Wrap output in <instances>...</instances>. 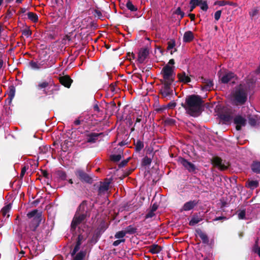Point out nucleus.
<instances>
[{"instance_id": "nucleus-1", "label": "nucleus", "mask_w": 260, "mask_h": 260, "mask_svg": "<svg viewBox=\"0 0 260 260\" xmlns=\"http://www.w3.org/2000/svg\"><path fill=\"white\" fill-rule=\"evenodd\" d=\"M185 108L191 116H197L201 112L203 101L199 95H192L186 99Z\"/></svg>"}, {"instance_id": "nucleus-2", "label": "nucleus", "mask_w": 260, "mask_h": 260, "mask_svg": "<svg viewBox=\"0 0 260 260\" xmlns=\"http://www.w3.org/2000/svg\"><path fill=\"white\" fill-rule=\"evenodd\" d=\"M247 89L246 87L240 85L233 93V101L237 105L243 104L247 100Z\"/></svg>"}, {"instance_id": "nucleus-3", "label": "nucleus", "mask_w": 260, "mask_h": 260, "mask_svg": "<svg viewBox=\"0 0 260 260\" xmlns=\"http://www.w3.org/2000/svg\"><path fill=\"white\" fill-rule=\"evenodd\" d=\"M87 206L86 202L83 201L79 207L78 212L75 214L71 224V229L74 230L76 226L81 223L85 218V215L84 213Z\"/></svg>"}, {"instance_id": "nucleus-4", "label": "nucleus", "mask_w": 260, "mask_h": 260, "mask_svg": "<svg viewBox=\"0 0 260 260\" xmlns=\"http://www.w3.org/2000/svg\"><path fill=\"white\" fill-rule=\"evenodd\" d=\"M84 239V236L79 235L78 236V241L77 244L73 249L71 255L73 257V260H83L85 256L86 252L83 251H80L77 252L80 249V246L82 243V240Z\"/></svg>"}, {"instance_id": "nucleus-5", "label": "nucleus", "mask_w": 260, "mask_h": 260, "mask_svg": "<svg viewBox=\"0 0 260 260\" xmlns=\"http://www.w3.org/2000/svg\"><path fill=\"white\" fill-rule=\"evenodd\" d=\"M27 216L29 219H32L31 225L29 226L30 230L35 231L41 221V212H39L37 210H34L28 213Z\"/></svg>"}, {"instance_id": "nucleus-6", "label": "nucleus", "mask_w": 260, "mask_h": 260, "mask_svg": "<svg viewBox=\"0 0 260 260\" xmlns=\"http://www.w3.org/2000/svg\"><path fill=\"white\" fill-rule=\"evenodd\" d=\"M174 70V67H171L169 64H167L163 68L161 73L163 74L164 83H172L175 75Z\"/></svg>"}, {"instance_id": "nucleus-7", "label": "nucleus", "mask_w": 260, "mask_h": 260, "mask_svg": "<svg viewBox=\"0 0 260 260\" xmlns=\"http://www.w3.org/2000/svg\"><path fill=\"white\" fill-rule=\"evenodd\" d=\"M100 134L96 133H87L84 135L83 140H80L79 141V143H81V144L79 145V146L84 147V145L86 143H95L96 141L98 140L99 136H100Z\"/></svg>"}, {"instance_id": "nucleus-8", "label": "nucleus", "mask_w": 260, "mask_h": 260, "mask_svg": "<svg viewBox=\"0 0 260 260\" xmlns=\"http://www.w3.org/2000/svg\"><path fill=\"white\" fill-rule=\"evenodd\" d=\"M218 75L220 81L223 83H227L231 81H232L233 82H234L233 80L235 78V75L232 72H227L222 74L220 71L218 73Z\"/></svg>"}, {"instance_id": "nucleus-9", "label": "nucleus", "mask_w": 260, "mask_h": 260, "mask_svg": "<svg viewBox=\"0 0 260 260\" xmlns=\"http://www.w3.org/2000/svg\"><path fill=\"white\" fill-rule=\"evenodd\" d=\"M171 85V84L164 83V86L160 90L162 96L167 99H170L171 95L173 93V89L170 87Z\"/></svg>"}, {"instance_id": "nucleus-10", "label": "nucleus", "mask_w": 260, "mask_h": 260, "mask_svg": "<svg viewBox=\"0 0 260 260\" xmlns=\"http://www.w3.org/2000/svg\"><path fill=\"white\" fill-rule=\"evenodd\" d=\"M234 122L236 125V129L239 131L246 125V119L241 115H237L234 119Z\"/></svg>"}, {"instance_id": "nucleus-11", "label": "nucleus", "mask_w": 260, "mask_h": 260, "mask_svg": "<svg viewBox=\"0 0 260 260\" xmlns=\"http://www.w3.org/2000/svg\"><path fill=\"white\" fill-rule=\"evenodd\" d=\"M180 163L189 172H193L196 171L195 166L190 162L188 161L184 158H181L179 159Z\"/></svg>"}, {"instance_id": "nucleus-12", "label": "nucleus", "mask_w": 260, "mask_h": 260, "mask_svg": "<svg viewBox=\"0 0 260 260\" xmlns=\"http://www.w3.org/2000/svg\"><path fill=\"white\" fill-rule=\"evenodd\" d=\"M212 162L215 166L218 167L221 170L226 169L229 166L228 163L222 162V160L218 157H214Z\"/></svg>"}, {"instance_id": "nucleus-13", "label": "nucleus", "mask_w": 260, "mask_h": 260, "mask_svg": "<svg viewBox=\"0 0 260 260\" xmlns=\"http://www.w3.org/2000/svg\"><path fill=\"white\" fill-rule=\"evenodd\" d=\"M201 82L204 83V85L203 89L205 90H211L213 88V83L212 81L205 79L203 77L201 78Z\"/></svg>"}, {"instance_id": "nucleus-14", "label": "nucleus", "mask_w": 260, "mask_h": 260, "mask_svg": "<svg viewBox=\"0 0 260 260\" xmlns=\"http://www.w3.org/2000/svg\"><path fill=\"white\" fill-rule=\"evenodd\" d=\"M59 80L61 84L68 88L70 87L72 82V79L68 76L60 77Z\"/></svg>"}, {"instance_id": "nucleus-15", "label": "nucleus", "mask_w": 260, "mask_h": 260, "mask_svg": "<svg viewBox=\"0 0 260 260\" xmlns=\"http://www.w3.org/2000/svg\"><path fill=\"white\" fill-rule=\"evenodd\" d=\"M179 80L184 83H188L190 81V79L188 75L184 72L178 74Z\"/></svg>"}, {"instance_id": "nucleus-16", "label": "nucleus", "mask_w": 260, "mask_h": 260, "mask_svg": "<svg viewBox=\"0 0 260 260\" xmlns=\"http://www.w3.org/2000/svg\"><path fill=\"white\" fill-rule=\"evenodd\" d=\"M148 53V51L146 49H142L139 52L138 55V61L139 62L142 63L144 61L147 56Z\"/></svg>"}, {"instance_id": "nucleus-17", "label": "nucleus", "mask_w": 260, "mask_h": 260, "mask_svg": "<svg viewBox=\"0 0 260 260\" xmlns=\"http://www.w3.org/2000/svg\"><path fill=\"white\" fill-rule=\"evenodd\" d=\"M197 203L195 201H189L186 202L182 207V211H189L192 209L196 205Z\"/></svg>"}, {"instance_id": "nucleus-18", "label": "nucleus", "mask_w": 260, "mask_h": 260, "mask_svg": "<svg viewBox=\"0 0 260 260\" xmlns=\"http://www.w3.org/2000/svg\"><path fill=\"white\" fill-rule=\"evenodd\" d=\"M197 233L199 237L201 239L203 243L208 244L209 243V239L207 235L203 233L201 230H199L197 231Z\"/></svg>"}, {"instance_id": "nucleus-19", "label": "nucleus", "mask_w": 260, "mask_h": 260, "mask_svg": "<svg viewBox=\"0 0 260 260\" xmlns=\"http://www.w3.org/2000/svg\"><path fill=\"white\" fill-rule=\"evenodd\" d=\"M161 250V247L156 244H153L150 246L149 247V251L152 253V254H157Z\"/></svg>"}, {"instance_id": "nucleus-20", "label": "nucleus", "mask_w": 260, "mask_h": 260, "mask_svg": "<svg viewBox=\"0 0 260 260\" xmlns=\"http://www.w3.org/2000/svg\"><path fill=\"white\" fill-rule=\"evenodd\" d=\"M193 34L191 31H186L183 36V41L185 42H190L193 40Z\"/></svg>"}, {"instance_id": "nucleus-21", "label": "nucleus", "mask_w": 260, "mask_h": 260, "mask_svg": "<svg viewBox=\"0 0 260 260\" xmlns=\"http://www.w3.org/2000/svg\"><path fill=\"white\" fill-rule=\"evenodd\" d=\"M175 45V41L174 40H171L168 42L167 50L170 51L171 54L176 51V49L174 48Z\"/></svg>"}, {"instance_id": "nucleus-22", "label": "nucleus", "mask_w": 260, "mask_h": 260, "mask_svg": "<svg viewBox=\"0 0 260 260\" xmlns=\"http://www.w3.org/2000/svg\"><path fill=\"white\" fill-rule=\"evenodd\" d=\"M110 183L108 182H105L102 183L99 188V192L100 193H104L106 192L109 188Z\"/></svg>"}, {"instance_id": "nucleus-23", "label": "nucleus", "mask_w": 260, "mask_h": 260, "mask_svg": "<svg viewBox=\"0 0 260 260\" xmlns=\"http://www.w3.org/2000/svg\"><path fill=\"white\" fill-rule=\"evenodd\" d=\"M11 204H8V205L5 206L2 209L1 211V214H2V215L4 217L7 216V217H8L9 216L8 213L9 212V211L11 209Z\"/></svg>"}, {"instance_id": "nucleus-24", "label": "nucleus", "mask_w": 260, "mask_h": 260, "mask_svg": "<svg viewBox=\"0 0 260 260\" xmlns=\"http://www.w3.org/2000/svg\"><path fill=\"white\" fill-rule=\"evenodd\" d=\"M258 185V182L257 180H248L247 183V186L252 189L257 187Z\"/></svg>"}, {"instance_id": "nucleus-25", "label": "nucleus", "mask_w": 260, "mask_h": 260, "mask_svg": "<svg viewBox=\"0 0 260 260\" xmlns=\"http://www.w3.org/2000/svg\"><path fill=\"white\" fill-rule=\"evenodd\" d=\"M28 18L33 22H37L38 21V17L36 13L28 12L27 13Z\"/></svg>"}, {"instance_id": "nucleus-26", "label": "nucleus", "mask_w": 260, "mask_h": 260, "mask_svg": "<svg viewBox=\"0 0 260 260\" xmlns=\"http://www.w3.org/2000/svg\"><path fill=\"white\" fill-rule=\"evenodd\" d=\"M51 84V80L49 82L48 81H43L40 82L38 85V88L39 89H45L47 87H48L49 86H50Z\"/></svg>"}, {"instance_id": "nucleus-27", "label": "nucleus", "mask_w": 260, "mask_h": 260, "mask_svg": "<svg viewBox=\"0 0 260 260\" xmlns=\"http://www.w3.org/2000/svg\"><path fill=\"white\" fill-rule=\"evenodd\" d=\"M220 118L225 121H229L231 118V115L230 112H228L226 114L221 113L219 115Z\"/></svg>"}, {"instance_id": "nucleus-28", "label": "nucleus", "mask_w": 260, "mask_h": 260, "mask_svg": "<svg viewBox=\"0 0 260 260\" xmlns=\"http://www.w3.org/2000/svg\"><path fill=\"white\" fill-rule=\"evenodd\" d=\"M251 169L254 172L260 173V162L257 161L254 162L251 166Z\"/></svg>"}, {"instance_id": "nucleus-29", "label": "nucleus", "mask_w": 260, "mask_h": 260, "mask_svg": "<svg viewBox=\"0 0 260 260\" xmlns=\"http://www.w3.org/2000/svg\"><path fill=\"white\" fill-rule=\"evenodd\" d=\"M124 231L126 234H133L136 232L137 229L135 227L133 226V225H129L125 228Z\"/></svg>"}, {"instance_id": "nucleus-30", "label": "nucleus", "mask_w": 260, "mask_h": 260, "mask_svg": "<svg viewBox=\"0 0 260 260\" xmlns=\"http://www.w3.org/2000/svg\"><path fill=\"white\" fill-rule=\"evenodd\" d=\"M202 220V218L196 216H193L192 217V218H191V219L190 220V221H189V225H191V226H193L195 224H197L198 223H199L200 221Z\"/></svg>"}, {"instance_id": "nucleus-31", "label": "nucleus", "mask_w": 260, "mask_h": 260, "mask_svg": "<svg viewBox=\"0 0 260 260\" xmlns=\"http://www.w3.org/2000/svg\"><path fill=\"white\" fill-rule=\"evenodd\" d=\"M199 6H200L201 9L203 11H207L208 8L207 3L206 1L199 0Z\"/></svg>"}, {"instance_id": "nucleus-32", "label": "nucleus", "mask_w": 260, "mask_h": 260, "mask_svg": "<svg viewBox=\"0 0 260 260\" xmlns=\"http://www.w3.org/2000/svg\"><path fill=\"white\" fill-rule=\"evenodd\" d=\"M126 6L127 8L131 11H136L137 10V8L132 4L130 1H128L127 2Z\"/></svg>"}, {"instance_id": "nucleus-33", "label": "nucleus", "mask_w": 260, "mask_h": 260, "mask_svg": "<svg viewBox=\"0 0 260 260\" xmlns=\"http://www.w3.org/2000/svg\"><path fill=\"white\" fill-rule=\"evenodd\" d=\"M189 4L190 5L189 11L191 12L196 6H199V0H190Z\"/></svg>"}, {"instance_id": "nucleus-34", "label": "nucleus", "mask_w": 260, "mask_h": 260, "mask_svg": "<svg viewBox=\"0 0 260 260\" xmlns=\"http://www.w3.org/2000/svg\"><path fill=\"white\" fill-rule=\"evenodd\" d=\"M126 233L124 231H119L116 233L115 235V237L116 239H123V238L125 236Z\"/></svg>"}, {"instance_id": "nucleus-35", "label": "nucleus", "mask_w": 260, "mask_h": 260, "mask_svg": "<svg viewBox=\"0 0 260 260\" xmlns=\"http://www.w3.org/2000/svg\"><path fill=\"white\" fill-rule=\"evenodd\" d=\"M29 65L32 69L35 70L39 69L41 68V64L35 61L30 62Z\"/></svg>"}, {"instance_id": "nucleus-36", "label": "nucleus", "mask_w": 260, "mask_h": 260, "mask_svg": "<svg viewBox=\"0 0 260 260\" xmlns=\"http://www.w3.org/2000/svg\"><path fill=\"white\" fill-rule=\"evenodd\" d=\"M111 159L113 161H118L121 158V155L120 154L112 155L110 156Z\"/></svg>"}, {"instance_id": "nucleus-37", "label": "nucleus", "mask_w": 260, "mask_h": 260, "mask_svg": "<svg viewBox=\"0 0 260 260\" xmlns=\"http://www.w3.org/2000/svg\"><path fill=\"white\" fill-rule=\"evenodd\" d=\"M245 211L244 210L238 211V217L239 219H243L245 218Z\"/></svg>"}, {"instance_id": "nucleus-38", "label": "nucleus", "mask_w": 260, "mask_h": 260, "mask_svg": "<svg viewBox=\"0 0 260 260\" xmlns=\"http://www.w3.org/2000/svg\"><path fill=\"white\" fill-rule=\"evenodd\" d=\"M144 147V144L141 141H138L136 145V148L137 150H141Z\"/></svg>"}, {"instance_id": "nucleus-39", "label": "nucleus", "mask_w": 260, "mask_h": 260, "mask_svg": "<svg viewBox=\"0 0 260 260\" xmlns=\"http://www.w3.org/2000/svg\"><path fill=\"white\" fill-rule=\"evenodd\" d=\"M15 95V88L13 86H11L10 87V91H9V95L12 99L14 98Z\"/></svg>"}, {"instance_id": "nucleus-40", "label": "nucleus", "mask_w": 260, "mask_h": 260, "mask_svg": "<svg viewBox=\"0 0 260 260\" xmlns=\"http://www.w3.org/2000/svg\"><path fill=\"white\" fill-rule=\"evenodd\" d=\"M221 11H220V10L217 11L215 13L214 18H215V19L216 21H218L219 19V18L221 16Z\"/></svg>"}, {"instance_id": "nucleus-41", "label": "nucleus", "mask_w": 260, "mask_h": 260, "mask_svg": "<svg viewBox=\"0 0 260 260\" xmlns=\"http://www.w3.org/2000/svg\"><path fill=\"white\" fill-rule=\"evenodd\" d=\"M77 175L80 178V179H82L84 177H87V174L84 173L83 171L79 170L77 172Z\"/></svg>"}, {"instance_id": "nucleus-42", "label": "nucleus", "mask_w": 260, "mask_h": 260, "mask_svg": "<svg viewBox=\"0 0 260 260\" xmlns=\"http://www.w3.org/2000/svg\"><path fill=\"white\" fill-rule=\"evenodd\" d=\"M257 13H258L257 9L256 8H254L249 12V15L250 16L253 17L254 16H255L257 14Z\"/></svg>"}, {"instance_id": "nucleus-43", "label": "nucleus", "mask_w": 260, "mask_h": 260, "mask_svg": "<svg viewBox=\"0 0 260 260\" xmlns=\"http://www.w3.org/2000/svg\"><path fill=\"white\" fill-rule=\"evenodd\" d=\"M124 241H125V239H119V240H117L114 241L113 242V245L114 246H117L119 245L121 243L124 242Z\"/></svg>"}, {"instance_id": "nucleus-44", "label": "nucleus", "mask_w": 260, "mask_h": 260, "mask_svg": "<svg viewBox=\"0 0 260 260\" xmlns=\"http://www.w3.org/2000/svg\"><path fill=\"white\" fill-rule=\"evenodd\" d=\"M151 162V159L148 157H145V158H144V159L143 160V163L145 165H149V164H150Z\"/></svg>"}, {"instance_id": "nucleus-45", "label": "nucleus", "mask_w": 260, "mask_h": 260, "mask_svg": "<svg viewBox=\"0 0 260 260\" xmlns=\"http://www.w3.org/2000/svg\"><path fill=\"white\" fill-rule=\"evenodd\" d=\"M176 13L181 16V18H182L184 16V13L181 11L180 8H178L176 11Z\"/></svg>"}, {"instance_id": "nucleus-46", "label": "nucleus", "mask_w": 260, "mask_h": 260, "mask_svg": "<svg viewBox=\"0 0 260 260\" xmlns=\"http://www.w3.org/2000/svg\"><path fill=\"white\" fill-rule=\"evenodd\" d=\"M256 243H257V242ZM254 251L255 253H257L260 257V247L258 246L257 243H256L254 246Z\"/></svg>"}, {"instance_id": "nucleus-47", "label": "nucleus", "mask_w": 260, "mask_h": 260, "mask_svg": "<svg viewBox=\"0 0 260 260\" xmlns=\"http://www.w3.org/2000/svg\"><path fill=\"white\" fill-rule=\"evenodd\" d=\"M23 34L24 36L28 37L29 36H30L31 35V32L29 30H25L23 31Z\"/></svg>"}, {"instance_id": "nucleus-48", "label": "nucleus", "mask_w": 260, "mask_h": 260, "mask_svg": "<svg viewBox=\"0 0 260 260\" xmlns=\"http://www.w3.org/2000/svg\"><path fill=\"white\" fill-rule=\"evenodd\" d=\"M26 169L25 167H23L22 170H21V173H20V177L21 178H22L23 177V176L24 175L25 172H26Z\"/></svg>"}, {"instance_id": "nucleus-49", "label": "nucleus", "mask_w": 260, "mask_h": 260, "mask_svg": "<svg viewBox=\"0 0 260 260\" xmlns=\"http://www.w3.org/2000/svg\"><path fill=\"white\" fill-rule=\"evenodd\" d=\"M82 180H83L86 182H89L91 180V178L87 175V177H83L82 179Z\"/></svg>"}, {"instance_id": "nucleus-50", "label": "nucleus", "mask_w": 260, "mask_h": 260, "mask_svg": "<svg viewBox=\"0 0 260 260\" xmlns=\"http://www.w3.org/2000/svg\"><path fill=\"white\" fill-rule=\"evenodd\" d=\"M175 63L174 60L173 59H171L169 60L168 63L167 64H169L171 67H174L173 65Z\"/></svg>"}, {"instance_id": "nucleus-51", "label": "nucleus", "mask_w": 260, "mask_h": 260, "mask_svg": "<svg viewBox=\"0 0 260 260\" xmlns=\"http://www.w3.org/2000/svg\"><path fill=\"white\" fill-rule=\"evenodd\" d=\"M27 9L25 8H21L19 12V13H24L26 12Z\"/></svg>"}, {"instance_id": "nucleus-52", "label": "nucleus", "mask_w": 260, "mask_h": 260, "mask_svg": "<svg viewBox=\"0 0 260 260\" xmlns=\"http://www.w3.org/2000/svg\"><path fill=\"white\" fill-rule=\"evenodd\" d=\"M188 16L191 20H194L195 19V15L193 14H189Z\"/></svg>"}, {"instance_id": "nucleus-53", "label": "nucleus", "mask_w": 260, "mask_h": 260, "mask_svg": "<svg viewBox=\"0 0 260 260\" xmlns=\"http://www.w3.org/2000/svg\"><path fill=\"white\" fill-rule=\"evenodd\" d=\"M153 215V213L152 212H151L146 215V218H150V217H152Z\"/></svg>"}, {"instance_id": "nucleus-54", "label": "nucleus", "mask_w": 260, "mask_h": 260, "mask_svg": "<svg viewBox=\"0 0 260 260\" xmlns=\"http://www.w3.org/2000/svg\"><path fill=\"white\" fill-rule=\"evenodd\" d=\"M225 219L226 218L225 217H223V216H220V217H216V218H215L214 219V220H221V219Z\"/></svg>"}, {"instance_id": "nucleus-55", "label": "nucleus", "mask_w": 260, "mask_h": 260, "mask_svg": "<svg viewBox=\"0 0 260 260\" xmlns=\"http://www.w3.org/2000/svg\"><path fill=\"white\" fill-rule=\"evenodd\" d=\"M93 109L95 111H97V112H99L100 111V109H99V107L98 106V105H95L93 107Z\"/></svg>"}, {"instance_id": "nucleus-56", "label": "nucleus", "mask_w": 260, "mask_h": 260, "mask_svg": "<svg viewBox=\"0 0 260 260\" xmlns=\"http://www.w3.org/2000/svg\"><path fill=\"white\" fill-rule=\"evenodd\" d=\"M249 122L251 124V125H254V123H255V121H254V119H252V118H250L249 119Z\"/></svg>"}, {"instance_id": "nucleus-57", "label": "nucleus", "mask_w": 260, "mask_h": 260, "mask_svg": "<svg viewBox=\"0 0 260 260\" xmlns=\"http://www.w3.org/2000/svg\"><path fill=\"white\" fill-rule=\"evenodd\" d=\"M74 123L76 125H79L80 124V121L79 120H76Z\"/></svg>"}, {"instance_id": "nucleus-58", "label": "nucleus", "mask_w": 260, "mask_h": 260, "mask_svg": "<svg viewBox=\"0 0 260 260\" xmlns=\"http://www.w3.org/2000/svg\"><path fill=\"white\" fill-rule=\"evenodd\" d=\"M225 3L224 1H221L220 2L219 5L220 6H223L224 5Z\"/></svg>"}, {"instance_id": "nucleus-59", "label": "nucleus", "mask_w": 260, "mask_h": 260, "mask_svg": "<svg viewBox=\"0 0 260 260\" xmlns=\"http://www.w3.org/2000/svg\"><path fill=\"white\" fill-rule=\"evenodd\" d=\"M3 65V61L0 59V69L2 68Z\"/></svg>"}, {"instance_id": "nucleus-60", "label": "nucleus", "mask_w": 260, "mask_h": 260, "mask_svg": "<svg viewBox=\"0 0 260 260\" xmlns=\"http://www.w3.org/2000/svg\"><path fill=\"white\" fill-rule=\"evenodd\" d=\"M23 0H16V2L18 4H20L22 3Z\"/></svg>"}, {"instance_id": "nucleus-61", "label": "nucleus", "mask_w": 260, "mask_h": 260, "mask_svg": "<svg viewBox=\"0 0 260 260\" xmlns=\"http://www.w3.org/2000/svg\"><path fill=\"white\" fill-rule=\"evenodd\" d=\"M4 0H0V6L2 5Z\"/></svg>"}, {"instance_id": "nucleus-62", "label": "nucleus", "mask_w": 260, "mask_h": 260, "mask_svg": "<svg viewBox=\"0 0 260 260\" xmlns=\"http://www.w3.org/2000/svg\"><path fill=\"white\" fill-rule=\"evenodd\" d=\"M172 106H173V107H175V104H174H174H172Z\"/></svg>"}, {"instance_id": "nucleus-63", "label": "nucleus", "mask_w": 260, "mask_h": 260, "mask_svg": "<svg viewBox=\"0 0 260 260\" xmlns=\"http://www.w3.org/2000/svg\"><path fill=\"white\" fill-rule=\"evenodd\" d=\"M70 182L71 183H73V182L72 181V180H70Z\"/></svg>"}, {"instance_id": "nucleus-64", "label": "nucleus", "mask_w": 260, "mask_h": 260, "mask_svg": "<svg viewBox=\"0 0 260 260\" xmlns=\"http://www.w3.org/2000/svg\"><path fill=\"white\" fill-rule=\"evenodd\" d=\"M127 163V161H125L124 163V165L126 164Z\"/></svg>"}]
</instances>
